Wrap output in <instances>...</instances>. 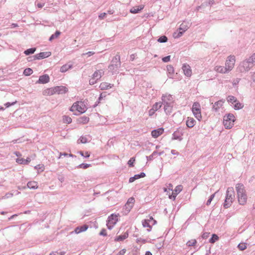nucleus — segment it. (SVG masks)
Segmentation results:
<instances>
[{"instance_id":"31","label":"nucleus","mask_w":255,"mask_h":255,"mask_svg":"<svg viewBox=\"0 0 255 255\" xmlns=\"http://www.w3.org/2000/svg\"><path fill=\"white\" fill-rule=\"evenodd\" d=\"M246 61H248L251 66L253 67L255 65V53H253L249 58L247 59Z\"/></svg>"},{"instance_id":"2","label":"nucleus","mask_w":255,"mask_h":255,"mask_svg":"<svg viewBox=\"0 0 255 255\" xmlns=\"http://www.w3.org/2000/svg\"><path fill=\"white\" fill-rule=\"evenodd\" d=\"M121 65L120 56L119 54H116V56L113 58L111 64L108 66L109 71L111 72L112 74L119 73V69L121 67Z\"/></svg>"},{"instance_id":"43","label":"nucleus","mask_w":255,"mask_h":255,"mask_svg":"<svg viewBox=\"0 0 255 255\" xmlns=\"http://www.w3.org/2000/svg\"><path fill=\"white\" fill-rule=\"evenodd\" d=\"M182 189L183 187L182 185H178L175 188L173 192L177 196L182 191Z\"/></svg>"},{"instance_id":"26","label":"nucleus","mask_w":255,"mask_h":255,"mask_svg":"<svg viewBox=\"0 0 255 255\" xmlns=\"http://www.w3.org/2000/svg\"><path fill=\"white\" fill-rule=\"evenodd\" d=\"M143 8V6L142 5H138L135 7H132L130 8L129 11L131 13L135 14L139 13Z\"/></svg>"},{"instance_id":"8","label":"nucleus","mask_w":255,"mask_h":255,"mask_svg":"<svg viewBox=\"0 0 255 255\" xmlns=\"http://www.w3.org/2000/svg\"><path fill=\"white\" fill-rule=\"evenodd\" d=\"M252 68V67L249 63L248 61H246V60L241 62L238 67L239 71L242 73L248 71Z\"/></svg>"},{"instance_id":"23","label":"nucleus","mask_w":255,"mask_h":255,"mask_svg":"<svg viewBox=\"0 0 255 255\" xmlns=\"http://www.w3.org/2000/svg\"><path fill=\"white\" fill-rule=\"evenodd\" d=\"M31 161V159L29 157H27L26 159L23 158H17L16 159V162L20 164H28Z\"/></svg>"},{"instance_id":"24","label":"nucleus","mask_w":255,"mask_h":255,"mask_svg":"<svg viewBox=\"0 0 255 255\" xmlns=\"http://www.w3.org/2000/svg\"><path fill=\"white\" fill-rule=\"evenodd\" d=\"M196 121L193 118L188 117L186 121V126L189 128H193L195 125Z\"/></svg>"},{"instance_id":"48","label":"nucleus","mask_w":255,"mask_h":255,"mask_svg":"<svg viewBox=\"0 0 255 255\" xmlns=\"http://www.w3.org/2000/svg\"><path fill=\"white\" fill-rule=\"evenodd\" d=\"M91 166V164L82 163L77 166L78 168L87 169Z\"/></svg>"},{"instance_id":"39","label":"nucleus","mask_w":255,"mask_h":255,"mask_svg":"<svg viewBox=\"0 0 255 255\" xmlns=\"http://www.w3.org/2000/svg\"><path fill=\"white\" fill-rule=\"evenodd\" d=\"M158 152L157 151H154L149 156H146V158L147 161L152 160L155 156H157Z\"/></svg>"},{"instance_id":"20","label":"nucleus","mask_w":255,"mask_h":255,"mask_svg":"<svg viewBox=\"0 0 255 255\" xmlns=\"http://www.w3.org/2000/svg\"><path fill=\"white\" fill-rule=\"evenodd\" d=\"M238 198L240 205H244L247 203V196L246 193L242 194V195H238Z\"/></svg>"},{"instance_id":"3","label":"nucleus","mask_w":255,"mask_h":255,"mask_svg":"<svg viewBox=\"0 0 255 255\" xmlns=\"http://www.w3.org/2000/svg\"><path fill=\"white\" fill-rule=\"evenodd\" d=\"M235 121V117L233 114H226L223 118V124L225 128L228 129L232 128L234 125Z\"/></svg>"},{"instance_id":"4","label":"nucleus","mask_w":255,"mask_h":255,"mask_svg":"<svg viewBox=\"0 0 255 255\" xmlns=\"http://www.w3.org/2000/svg\"><path fill=\"white\" fill-rule=\"evenodd\" d=\"M119 216V214L118 215L112 214L108 217L107 220V226L109 230H111L118 222Z\"/></svg>"},{"instance_id":"41","label":"nucleus","mask_w":255,"mask_h":255,"mask_svg":"<svg viewBox=\"0 0 255 255\" xmlns=\"http://www.w3.org/2000/svg\"><path fill=\"white\" fill-rule=\"evenodd\" d=\"M183 33L184 32L178 29L176 32L173 33V36L174 38H178L181 37Z\"/></svg>"},{"instance_id":"42","label":"nucleus","mask_w":255,"mask_h":255,"mask_svg":"<svg viewBox=\"0 0 255 255\" xmlns=\"http://www.w3.org/2000/svg\"><path fill=\"white\" fill-rule=\"evenodd\" d=\"M188 26L185 22L181 23L178 28L180 30L182 31L184 33L188 29Z\"/></svg>"},{"instance_id":"33","label":"nucleus","mask_w":255,"mask_h":255,"mask_svg":"<svg viewBox=\"0 0 255 255\" xmlns=\"http://www.w3.org/2000/svg\"><path fill=\"white\" fill-rule=\"evenodd\" d=\"M36 50V48L35 47H32L25 50L23 53L25 55H29L33 54Z\"/></svg>"},{"instance_id":"19","label":"nucleus","mask_w":255,"mask_h":255,"mask_svg":"<svg viewBox=\"0 0 255 255\" xmlns=\"http://www.w3.org/2000/svg\"><path fill=\"white\" fill-rule=\"evenodd\" d=\"M225 102V100L222 99L215 103L213 106L212 110L215 112L218 111L220 107L223 106V104Z\"/></svg>"},{"instance_id":"27","label":"nucleus","mask_w":255,"mask_h":255,"mask_svg":"<svg viewBox=\"0 0 255 255\" xmlns=\"http://www.w3.org/2000/svg\"><path fill=\"white\" fill-rule=\"evenodd\" d=\"M215 69L217 72L221 73H225L228 71H230V70H228V69L226 66L223 67L221 66H217L215 67Z\"/></svg>"},{"instance_id":"59","label":"nucleus","mask_w":255,"mask_h":255,"mask_svg":"<svg viewBox=\"0 0 255 255\" xmlns=\"http://www.w3.org/2000/svg\"><path fill=\"white\" fill-rule=\"evenodd\" d=\"M162 60L163 62L166 63L170 60V55H168L162 58Z\"/></svg>"},{"instance_id":"60","label":"nucleus","mask_w":255,"mask_h":255,"mask_svg":"<svg viewBox=\"0 0 255 255\" xmlns=\"http://www.w3.org/2000/svg\"><path fill=\"white\" fill-rule=\"evenodd\" d=\"M14 195V193H12V192H7L6 193L4 196V198H10V197H12Z\"/></svg>"},{"instance_id":"32","label":"nucleus","mask_w":255,"mask_h":255,"mask_svg":"<svg viewBox=\"0 0 255 255\" xmlns=\"http://www.w3.org/2000/svg\"><path fill=\"white\" fill-rule=\"evenodd\" d=\"M162 102L163 100H165V101L167 102H173V97L171 95H163L161 97Z\"/></svg>"},{"instance_id":"29","label":"nucleus","mask_w":255,"mask_h":255,"mask_svg":"<svg viewBox=\"0 0 255 255\" xmlns=\"http://www.w3.org/2000/svg\"><path fill=\"white\" fill-rule=\"evenodd\" d=\"M26 187L30 189H36L38 188L37 183L35 181H29Z\"/></svg>"},{"instance_id":"34","label":"nucleus","mask_w":255,"mask_h":255,"mask_svg":"<svg viewBox=\"0 0 255 255\" xmlns=\"http://www.w3.org/2000/svg\"><path fill=\"white\" fill-rule=\"evenodd\" d=\"M61 32L59 30H56L55 32L52 34L49 38V41H52L54 39L57 38L61 34Z\"/></svg>"},{"instance_id":"6","label":"nucleus","mask_w":255,"mask_h":255,"mask_svg":"<svg viewBox=\"0 0 255 255\" xmlns=\"http://www.w3.org/2000/svg\"><path fill=\"white\" fill-rule=\"evenodd\" d=\"M79 102H76L74 103L73 105L70 108V111L74 112L77 111V113H74L73 114L75 116H78L85 112V110L81 106L79 105Z\"/></svg>"},{"instance_id":"36","label":"nucleus","mask_w":255,"mask_h":255,"mask_svg":"<svg viewBox=\"0 0 255 255\" xmlns=\"http://www.w3.org/2000/svg\"><path fill=\"white\" fill-rule=\"evenodd\" d=\"M235 103V104L234 106V109L235 110H239L243 108L244 105L241 103L238 100H237V101Z\"/></svg>"},{"instance_id":"53","label":"nucleus","mask_w":255,"mask_h":255,"mask_svg":"<svg viewBox=\"0 0 255 255\" xmlns=\"http://www.w3.org/2000/svg\"><path fill=\"white\" fill-rule=\"evenodd\" d=\"M62 156H69V157H76V156L75 155H74V154H71V153L68 154V153H66V152H60V156L59 157V158H60Z\"/></svg>"},{"instance_id":"55","label":"nucleus","mask_w":255,"mask_h":255,"mask_svg":"<svg viewBox=\"0 0 255 255\" xmlns=\"http://www.w3.org/2000/svg\"><path fill=\"white\" fill-rule=\"evenodd\" d=\"M197 243L196 240H188L186 243V245L189 246H195Z\"/></svg>"},{"instance_id":"22","label":"nucleus","mask_w":255,"mask_h":255,"mask_svg":"<svg viewBox=\"0 0 255 255\" xmlns=\"http://www.w3.org/2000/svg\"><path fill=\"white\" fill-rule=\"evenodd\" d=\"M89 122V118L85 116L81 117L77 119V123L80 124H86Z\"/></svg>"},{"instance_id":"21","label":"nucleus","mask_w":255,"mask_h":255,"mask_svg":"<svg viewBox=\"0 0 255 255\" xmlns=\"http://www.w3.org/2000/svg\"><path fill=\"white\" fill-rule=\"evenodd\" d=\"M166 68L168 77L171 79L173 78L174 74V69L173 67L171 65H168L167 66Z\"/></svg>"},{"instance_id":"7","label":"nucleus","mask_w":255,"mask_h":255,"mask_svg":"<svg viewBox=\"0 0 255 255\" xmlns=\"http://www.w3.org/2000/svg\"><path fill=\"white\" fill-rule=\"evenodd\" d=\"M184 134L183 129L181 127L178 128L172 134V140H178L181 141L183 139L182 135Z\"/></svg>"},{"instance_id":"58","label":"nucleus","mask_w":255,"mask_h":255,"mask_svg":"<svg viewBox=\"0 0 255 255\" xmlns=\"http://www.w3.org/2000/svg\"><path fill=\"white\" fill-rule=\"evenodd\" d=\"M210 233L209 232H204L202 235L201 237L202 239H207L209 238Z\"/></svg>"},{"instance_id":"16","label":"nucleus","mask_w":255,"mask_h":255,"mask_svg":"<svg viewBox=\"0 0 255 255\" xmlns=\"http://www.w3.org/2000/svg\"><path fill=\"white\" fill-rule=\"evenodd\" d=\"M236 189L238 195H242V194L246 193L245 186L242 183H237L236 185Z\"/></svg>"},{"instance_id":"17","label":"nucleus","mask_w":255,"mask_h":255,"mask_svg":"<svg viewBox=\"0 0 255 255\" xmlns=\"http://www.w3.org/2000/svg\"><path fill=\"white\" fill-rule=\"evenodd\" d=\"M164 132V128H162L153 129L151 131V134L154 138H157L161 135Z\"/></svg>"},{"instance_id":"10","label":"nucleus","mask_w":255,"mask_h":255,"mask_svg":"<svg viewBox=\"0 0 255 255\" xmlns=\"http://www.w3.org/2000/svg\"><path fill=\"white\" fill-rule=\"evenodd\" d=\"M235 60V57L234 55H230L228 57L226 62V66L228 68V70L231 71L233 69Z\"/></svg>"},{"instance_id":"18","label":"nucleus","mask_w":255,"mask_h":255,"mask_svg":"<svg viewBox=\"0 0 255 255\" xmlns=\"http://www.w3.org/2000/svg\"><path fill=\"white\" fill-rule=\"evenodd\" d=\"M146 174L144 172H140L139 174H137L134 175L133 176L131 177L129 179V183H132L134 182L135 180L138 179L140 178H143L145 177Z\"/></svg>"},{"instance_id":"15","label":"nucleus","mask_w":255,"mask_h":255,"mask_svg":"<svg viewBox=\"0 0 255 255\" xmlns=\"http://www.w3.org/2000/svg\"><path fill=\"white\" fill-rule=\"evenodd\" d=\"M51 55V52H42L35 55V58L37 59V60H40L49 57Z\"/></svg>"},{"instance_id":"9","label":"nucleus","mask_w":255,"mask_h":255,"mask_svg":"<svg viewBox=\"0 0 255 255\" xmlns=\"http://www.w3.org/2000/svg\"><path fill=\"white\" fill-rule=\"evenodd\" d=\"M162 105H164V111L166 115H170L172 112L173 102H167L165 101V100H163V102H161Z\"/></svg>"},{"instance_id":"57","label":"nucleus","mask_w":255,"mask_h":255,"mask_svg":"<svg viewBox=\"0 0 255 255\" xmlns=\"http://www.w3.org/2000/svg\"><path fill=\"white\" fill-rule=\"evenodd\" d=\"M17 103V101H15L12 102H7L4 104V106H5V108H9V107H10L11 106L14 105Z\"/></svg>"},{"instance_id":"64","label":"nucleus","mask_w":255,"mask_h":255,"mask_svg":"<svg viewBox=\"0 0 255 255\" xmlns=\"http://www.w3.org/2000/svg\"><path fill=\"white\" fill-rule=\"evenodd\" d=\"M97 80L95 78H93V77L90 79L89 80V84L91 85L95 84L97 82Z\"/></svg>"},{"instance_id":"45","label":"nucleus","mask_w":255,"mask_h":255,"mask_svg":"<svg viewBox=\"0 0 255 255\" xmlns=\"http://www.w3.org/2000/svg\"><path fill=\"white\" fill-rule=\"evenodd\" d=\"M162 106V103L161 102H156L153 106L152 108L155 110V111H157L159 109H160Z\"/></svg>"},{"instance_id":"14","label":"nucleus","mask_w":255,"mask_h":255,"mask_svg":"<svg viewBox=\"0 0 255 255\" xmlns=\"http://www.w3.org/2000/svg\"><path fill=\"white\" fill-rule=\"evenodd\" d=\"M182 69L183 71L184 75L187 77H190L192 75V70L190 66L185 63L183 65Z\"/></svg>"},{"instance_id":"46","label":"nucleus","mask_w":255,"mask_h":255,"mask_svg":"<svg viewBox=\"0 0 255 255\" xmlns=\"http://www.w3.org/2000/svg\"><path fill=\"white\" fill-rule=\"evenodd\" d=\"M167 41L168 38L165 35L161 36L157 39V41L159 43H165L167 42Z\"/></svg>"},{"instance_id":"40","label":"nucleus","mask_w":255,"mask_h":255,"mask_svg":"<svg viewBox=\"0 0 255 255\" xmlns=\"http://www.w3.org/2000/svg\"><path fill=\"white\" fill-rule=\"evenodd\" d=\"M62 120L63 122L65 124H69L72 123V119L68 116H63Z\"/></svg>"},{"instance_id":"52","label":"nucleus","mask_w":255,"mask_h":255,"mask_svg":"<svg viewBox=\"0 0 255 255\" xmlns=\"http://www.w3.org/2000/svg\"><path fill=\"white\" fill-rule=\"evenodd\" d=\"M134 198L133 197H130L128 198V201L127 202V203L125 205V206H129V205H133L134 202Z\"/></svg>"},{"instance_id":"54","label":"nucleus","mask_w":255,"mask_h":255,"mask_svg":"<svg viewBox=\"0 0 255 255\" xmlns=\"http://www.w3.org/2000/svg\"><path fill=\"white\" fill-rule=\"evenodd\" d=\"M93 78H95L96 80H99L101 78V76L99 74V71L96 70L92 75Z\"/></svg>"},{"instance_id":"28","label":"nucleus","mask_w":255,"mask_h":255,"mask_svg":"<svg viewBox=\"0 0 255 255\" xmlns=\"http://www.w3.org/2000/svg\"><path fill=\"white\" fill-rule=\"evenodd\" d=\"M73 67L72 64L67 63L62 66L60 68V71L62 73H64L67 71L69 69L72 68Z\"/></svg>"},{"instance_id":"1","label":"nucleus","mask_w":255,"mask_h":255,"mask_svg":"<svg viewBox=\"0 0 255 255\" xmlns=\"http://www.w3.org/2000/svg\"><path fill=\"white\" fill-rule=\"evenodd\" d=\"M235 200V191L232 187L227 188L226 192V197L223 203V207L225 209L230 207Z\"/></svg>"},{"instance_id":"25","label":"nucleus","mask_w":255,"mask_h":255,"mask_svg":"<svg viewBox=\"0 0 255 255\" xmlns=\"http://www.w3.org/2000/svg\"><path fill=\"white\" fill-rule=\"evenodd\" d=\"M55 94L54 87L47 88L43 91V95L44 96H51Z\"/></svg>"},{"instance_id":"50","label":"nucleus","mask_w":255,"mask_h":255,"mask_svg":"<svg viewBox=\"0 0 255 255\" xmlns=\"http://www.w3.org/2000/svg\"><path fill=\"white\" fill-rule=\"evenodd\" d=\"M79 154H80L82 156L88 158L90 157V154L88 151H86L85 153L83 151H79L78 152Z\"/></svg>"},{"instance_id":"63","label":"nucleus","mask_w":255,"mask_h":255,"mask_svg":"<svg viewBox=\"0 0 255 255\" xmlns=\"http://www.w3.org/2000/svg\"><path fill=\"white\" fill-rule=\"evenodd\" d=\"M99 235L103 236H107V231L105 229H103L100 232Z\"/></svg>"},{"instance_id":"35","label":"nucleus","mask_w":255,"mask_h":255,"mask_svg":"<svg viewBox=\"0 0 255 255\" xmlns=\"http://www.w3.org/2000/svg\"><path fill=\"white\" fill-rule=\"evenodd\" d=\"M149 221H150V220H146V219H144V220H142V225L143 227L149 228V229H147L148 231H150L151 229V226L150 225L149 223Z\"/></svg>"},{"instance_id":"13","label":"nucleus","mask_w":255,"mask_h":255,"mask_svg":"<svg viewBox=\"0 0 255 255\" xmlns=\"http://www.w3.org/2000/svg\"><path fill=\"white\" fill-rule=\"evenodd\" d=\"M49 81L50 78L49 75L47 74H44L39 77V79L36 81V83L44 84L48 83Z\"/></svg>"},{"instance_id":"5","label":"nucleus","mask_w":255,"mask_h":255,"mask_svg":"<svg viewBox=\"0 0 255 255\" xmlns=\"http://www.w3.org/2000/svg\"><path fill=\"white\" fill-rule=\"evenodd\" d=\"M192 111L194 117L198 121H200L202 119V116L201 113V106L199 102H196L193 104Z\"/></svg>"},{"instance_id":"56","label":"nucleus","mask_w":255,"mask_h":255,"mask_svg":"<svg viewBox=\"0 0 255 255\" xmlns=\"http://www.w3.org/2000/svg\"><path fill=\"white\" fill-rule=\"evenodd\" d=\"M215 194H216V193L212 194L209 197L208 200H207V201L206 202V205L209 206V205H210L211 201L213 200V199H214V197L215 196Z\"/></svg>"},{"instance_id":"11","label":"nucleus","mask_w":255,"mask_h":255,"mask_svg":"<svg viewBox=\"0 0 255 255\" xmlns=\"http://www.w3.org/2000/svg\"><path fill=\"white\" fill-rule=\"evenodd\" d=\"M88 226L86 224H84L81 226H78L75 229L74 231L71 232L70 234H79L81 232L86 231L88 229Z\"/></svg>"},{"instance_id":"12","label":"nucleus","mask_w":255,"mask_h":255,"mask_svg":"<svg viewBox=\"0 0 255 255\" xmlns=\"http://www.w3.org/2000/svg\"><path fill=\"white\" fill-rule=\"evenodd\" d=\"M55 94H63L68 91V88L64 86H58L54 87Z\"/></svg>"},{"instance_id":"51","label":"nucleus","mask_w":255,"mask_h":255,"mask_svg":"<svg viewBox=\"0 0 255 255\" xmlns=\"http://www.w3.org/2000/svg\"><path fill=\"white\" fill-rule=\"evenodd\" d=\"M135 161V158L133 157L130 158L128 162V164L129 167H132L134 166V163Z\"/></svg>"},{"instance_id":"44","label":"nucleus","mask_w":255,"mask_h":255,"mask_svg":"<svg viewBox=\"0 0 255 255\" xmlns=\"http://www.w3.org/2000/svg\"><path fill=\"white\" fill-rule=\"evenodd\" d=\"M33 73V70L30 68H27L23 71V74L24 75L28 76L31 75Z\"/></svg>"},{"instance_id":"49","label":"nucleus","mask_w":255,"mask_h":255,"mask_svg":"<svg viewBox=\"0 0 255 255\" xmlns=\"http://www.w3.org/2000/svg\"><path fill=\"white\" fill-rule=\"evenodd\" d=\"M78 143H86L88 142V139L86 136H81L78 140Z\"/></svg>"},{"instance_id":"61","label":"nucleus","mask_w":255,"mask_h":255,"mask_svg":"<svg viewBox=\"0 0 255 255\" xmlns=\"http://www.w3.org/2000/svg\"><path fill=\"white\" fill-rule=\"evenodd\" d=\"M155 112L156 111H155V110L152 107V108L150 109L148 111L149 116L151 117L153 116L155 114Z\"/></svg>"},{"instance_id":"30","label":"nucleus","mask_w":255,"mask_h":255,"mask_svg":"<svg viewBox=\"0 0 255 255\" xmlns=\"http://www.w3.org/2000/svg\"><path fill=\"white\" fill-rule=\"evenodd\" d=\"M113 86V84H109L106 82H103L100 85V88L102 90H107L111 88Z\"/></svg>"},{"instance_id":"47","label":"nucleus","mask_w":255,"mask_h":255,"mask_svg":"<svg viewBox=\"0 0 255 255\" xmlns=\"http://www.w3.org/2000/svg\"><path fill=\"white\" fill-rule=\"evenodd\" d=\"M247 244L246 243H240L238 245V248L240 251H244L247 249Z\"/></svg>"},{"instance_id":"62","label":"nucleus","mask_w":255,"mask_h":255,"mask_svg":"<svg viewBox=\"0 0 255 255\" xmlns=\"http://www.w3.org/2000/svg\"><path fill=\"white\" fill-rule=\"evenodd\" d=\"M106 94L105 93H102L100 95V96L98 98V103H100V101H101L103 98H105L106 97Z\"/></svg>"},{"instance_id":"37","label":"nucleus","mask_w":255,"mask_h":255,"mask_svg":"<svg viewBox=\"0 0 255 255\" xmlns=\"http://www.w3.org/2000/svg\"><path fill=\"white\" fill-rule=\"evenodd\" d=\"M128 237V232L127 231L123 235L117 236L114 239H126Z\"/></svg>"},{"instance_id":"38","label":"nucleus","mask_w":255,"mask_h":255,"mask_svg":"<svg viewBox=\"0 0 255 255\" xmlns=\"http://www.w3.org/2000/svg\"><path fill=\"white\" fill-rule=\"evenodd\" d=\"M237 100V99L235 97L232 95L228 96L227 98V101L228 102L231 103L232 104L236 103Z\"/></svg>"}]
</instances>
